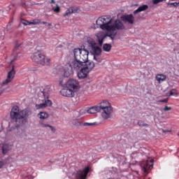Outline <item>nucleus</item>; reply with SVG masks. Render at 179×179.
Instances as JSON below:
<instances>
[{
	"mask_svg": "<svg viewBox=\"0 0 179 179\" xmlns=\"http://www.w3.org/2000/svg\"><path fill=\"white\" fill-rule=\"evenodd\" d=\"M168 6H174V8H177L179 5V2L177 3V2H175V3H167Z\"/></svg>",
	"mask_w": 179,
	"mask_h": 179,
	"instance_id": "nucleus-35",
	"label": "nucleus"
},
{
	"mask_svg": "<svg viewBox=\"0 0 179 179\" xmlns=\"http://www.w3.org/2000/svg\"><path fill=\"white\" fill-rule=\"evenodd\" d=\"M42 24H47V22L43 21V22H42Z\"/></svg>",
	"mask_w": 179,
	"mask_h": 179,
	"instance_id": "nucleus-42",
	"label": "nucleus"
},
{
	"mask_svg": "<svg viewBox=\"0 0 179 179\" xmlns=\"http://www.w3.org/2000/svg\"><path fill=\"white\" fill-rule=\"evenodd\" d=\"M171 110V107L165 106L164 108V111H170Z\"/></svg>",
	"mask_w": 179,
	"mask_h": 179,
	"instance_id": "nucleus-38",
	"label": "nucleus"
},
{
	"mask_svg": "<svg viewBox=\"0 0 179 179\" xmlns=\"http://www.w3.org/2000/svg\"><path fill=\"white\" fill-rule=\"evenodd\" d=\"M85 62H82L81 60H78L75 59L71 63L69 64L71 67L73 68L76 71H79V69H82L85 66Z\"/></svg>",
	"mask_w": 179,
	"mask_h": 179,
	"instance_id": "nucleus-14",
	"label": "nucleus"
},
{
	"mask_svg": "<svg viewBox=\"0 0 179 179\" xmlns=\"http://www.w3.org/2000/svg\"><path fill=\"white\" fill-rule=\"evenodd\" d=\"M52 10H54L55 13H59V12L61 11V8H59V6L57 4L56 8H52Z\"/></svg>",
	"mask_w": 179,
	"mask_h": 179,
	"instance_id": "nucleus-32",
	"label": "nucleus"
},
{
	"mask_svg": "<svg viewBox=\"0 0 179 179\" xmlns=\"http://www.w3.org/2000/svg\"><path fill=\"white\" fill-rule=\"evenodd\" d=\"M43 94V97L45 99V103L41 104H36V108L37 110H40V108H45V107H51L52 106V102L51 100H49L48 98L50 97V94L47 92V90L45 89L41 92Z\"/></svg>",
	"mask_w": 179,
	"mask_h": 179,
	"instance_id": "nucleus-8",
	"label": "nucleus"
},
{
	"mask_svg": "<svg viewBox=\"0 0 179 179\" xmlns=\"http://www.w3.org/2000/svg\"><path fill=\"white\" fill-rule=\"evenodd\" d=\"M31 24H40L41 23V20H33L32 22H30Z\"/></svg>",
	"mask_w": 179,
	"mask_h": 179,
	"instance_id": "nucleus-34",
	"label": "nucleus"
},
{
	"mask_svg": "<svg viewBox=\"0 0 179 179\" xmlns=\"http://www.w3.org/2000/svg\"><path fill=\"white\" fill-rule=\"evenodd\" d=\"M73 125L76 127V128H79V127H93V125H96V122L88 123V122H83L79 120H75L73 122Z\"/></svg>",
	"mask_w": 179,
	"mask_h": 179,
	"instance_id": "nucleus-17",
	"label": "nucleus"
},
{
	"mask_svg": "<svg viewBox=\"0 0 179 179\" xmlns=\"http://www.w3.org/2000/svg\"><path fill=\"white\" fill-rule=\"evenodd\" d=\"M72 69L73 68L69 64L66 65V67L64 69V76L65 78H69V76H71V75L73 73V71Z\"/></svg>",
	"mask_w": 179,
	"mask_h": 179,
	"instance_id": "nucleus-19",
	"label": "nucleus"
},
{
	"mask_svg": "<svg viewBox=\"0 0 179 179\" xmlns=\"http://www.w3.org/2000/svg\"><path fill=\"white\" fill-rule=\"evenodd\" d=\"M89 47L90 48V52L94 55V61H96L99 64H101V59L99 57L101 54V48L97 45V43L93 39H89L87 41Z\"/></svg>",
	"mask_w": 179,
	"mask_h": 179,
	"instance_id": "nucleus-5",
	"label": "nucleus"
},
{
	"mask_svg": "<svg viewBox=\"0 0 179 179\" xmlns=\"http://www.w3.org/2000/svg\"><path fill=\"white\" fill-rule=\"evenodd\" d=\"M21 23H22L24 26H30V24H31V23L29 21L26 20L24 19H21Z\"/></svg>",
	"mask_w": 179,
	"mask_h": 179,
	"instance_id": "nucleus-30",
	"label": "nucleus"
},
{
	"mask_svg": "<svg viewBox=\"0 0 179 179\" xmlns=\"http://www.w3.org/2000/svg\"><path fill=\"white\" fill-rule=\"evenodd\" d=\"M66 87L73 90L76 93L80 88V85H79V81L75 79H69L66 83Z\"/></svg>",
	"mask_w": 179,
	"mask_h": 179,
	"instance_id": "nucleus-9",
	"label": "nucleus"
},
{
	"mask_svg": "<svg viewBox=\"0 0 179 179\" xmlns=\"http://www.w3.org/2000/svg\"><path fill=\"white\" fill-rule=\"evenodd\" d=\"M40 124H41V126L42 127V128L48 127V128H50V129H51V131H52V132H55V129L52 126H51L48 124H44L42 122H40Z\"/></svg>",
	"mask_w": 179,
	"mask_h": 179,
	"instance_id": "nucleus-29",
	"label": "nucleus"
},
{
	"mask_svg": "<svg viewBox=\"0 0 179 179\" xmlns=\"http://www.w3.org/2000/svg\"><path fill=\"white\" fill-rule=\"evenodd\" d=\"M74 58L86 64L89 60V51L85 49L75 48L73 50Z\"/></svg>",
	"mask_w": 179,
	"mask_h": 179,
	"instance_id": "nucleus-6",
	"label": "nucleus"
},
{
	"mask_svg": "<svg viewBox=\"0 0 179 179\" xmlns=\"http://www.w3.org/2000/svg\"><path fill=\"white\" fill-rule=\"evenodd\" d=\"M99 113H101V117L103 120H108V118H111V117H113V106L101 109L99 110Z\"/></svg>",
	"mask_w": 179,
	"mask_h": 179,
	"instance_id": "nucleus-11",
	"label": "nucleus"
},
{
	"mask_svg": "<svg viewBox=\"0 0 179 179\" xmlns=\"http://www.w3.org/2000/svg\"><path fill=\"white\" fill-rule=\"evenodd\" d=\"M154 160L153 159H147V160H143L140 166L141 167H142V171H143V173H149V171L150 170V169H152V167H153V163H154Z\"/></svg>",
	"mask_w": 179,
	"mask_h": 179,
	"instance_id": "nucleus-10",
	"label": "nucleus"
},
{
	"mask_svg": "<svg viewBox=\"0 0 179 179\" xmlns=\"http://www.w3.org/2000/svg\"><path fill=\"white\" fill-rule=\"evenodd\" d=\"M88 114H96V113H100L99 106H93L87 110Z\"/></svg>",
	"mask_w": 179,
	"mask_h": 179,
	"instance_id": "nucleus-24",
	"label": "nucleus"
},
{
	"mask_svg": "<svg viewBox=\"0 0 179 179\" xmlns=\"http://www.w3.org/2000/svg\"><path fill=\"white\" fill-rule=\"evenodd\" d=\"M125 29V25L120 20H116L114 23L110 24V27L108 32H104L103 31H100L95 34L96 37V42L100 47L103 46V43L106 40V37H110L112 41H114L115 36H117V30H124Z\"/></svg>",
	"mask_w": 179,
	"mask_h": 179,
	"instance_id": "nucleus-1",
	"label": "nucleus"
},
{
	"mask_svg": "<svg viewBox=\"0 0 179 179\" xmlns=\"http://www.w3.org/2000/svg\"><path fill=\"white\" fill-rule=\"evenodd\" d=\"M3 167V162L0 161V169H2Z\"/></svg>",
	"mask_w": 179,
	"mask_h": 179,
	"instance_id": "nucleus-39",
	"label": "nucleus"
},
{
	"mask_svg": "<svg viewBox=\"0 0 179 179\" xmlns=\"http://www.w3.org/2000/svg\"><path fill=\"white\" fill-rule=\"evenodd\" d=\"M50 3H55V0H51Z\"/></svg>",
	"mask_w": 179,
	"mask_h": 179,
	"instance_id": "nucleus-41",
	"label": "nucleus"
},
{
	"mask_svg": "<svg viewBox=\"0 0 179 179\" xmlns=\"http://www.w3.org/2000/svg\"><path fill=\"white\" fill-rule=\"evenodd\" d=\"M160 2H163V0H152L153 5H157V3H160Z\"/></svg>",
	"mask_w": 179,
	"mask_h": 179,
	"instance_id": "nucleus-36",
	"label": "nucleus"
},
{
	"mask_svg": "<svg viewBox=\"0 0 179 179\" xmlns=\"http://www.w3.org/2000/svg\"><path fill=\"white\" fill-rule=\"evenodd\" d=\"M138 125H139V127H149V124L145 123V122L142 120L138 121Z\"/></svg>",
	"mask_w": 179,
	"mask_h": 179,
	"instance_id": "nucleus-33",
	"label": "nucleus"
},
{
	"mask_svg": "<svg viewBox=\"0 0 179 179\" xmlns=\"http://www.w3.org/2000/svg\"><path fill=\"white\" fill-rule=\"evenodd\" d=\"M22 47H23V45L22 43H17L15 44L13 50V59L11 61V62H13V61H16V59H17V57H19V54H20V51Z\"/></svg>",
	"mask_w": 179,
	"mask_h": 179,
	"instance_id": "nucleus-12",
	"label": "nucleus"
},
{
	"mask_svg": "<svg viewBox=\"0 0 179 179\" xmlns=\"http://www.w3.org/2000/svg\"><path fill=\"white\" fill-rule=\"evenodd\" d=\"M15 75H16V71H15V66H13L12 69L8 73L7 78L3 81L1 90H0V96L1 93H3L5 89H3L4 86H6L15 79Z\"/></svg>",
	"mask_w": 179,
	"mask_h": 179,
	"instance_id": "nucleus-7",
	"label": "nucleus"
},
{
	"mask_svg": "<svg viewBox=\"0 0 179 179\" xmlns=\"http://www.w3.org/2000/svg\"><path fill=\"white\" fill-rule=\"evenodd\" d=\"M171 1H176V0H171Z\"/></svg>",
	"mask_w": 179,
	"mask_h": 179,
	"instance_id": "nucleus-43",
	"label": "nucleus"
},
{
	"mask_svg": "<svg viewBox=\"0 0 179 179\" xmlns=\"http://www.w3.org/2000/svg\"><path fill=\"white\" fill-rule=\"evenodd\" d=\"M46 26H47V27H50L52 26V24L48 23Z\"/></svg>",
	"mask_w": 179,
	"mask_h": 179,
	"instance_id": "nucleus-40",
	"label": "nucleus"
},
{
	"mask_svg": "<svg viewBox=\"0 0 179 179\" xmlns=\"http://www.w3.org/2000/svg\"><path fill=\"white\" fill-rule=\"evenodd\" d=\"M31 59L34 62L38 64L39 65H43V66H48L51 64V59L45 57L41 52H36L31 56Z\"/></svg>",
	"mask_w": 179,
	"mask_h": 179,
	"instance_id": "nucleus-4",
	"label": "nucleus"
},
{
	"mask_svg": "<svg viewBox=\"0 0 179 179\" xmlns=\"http://www.w3.org/2000/svg\"><path fill=\"white\" fill-rule=\"evenodd\" d=\"M113 46H111V44L110 43H105L103 45V50L106 52H110L111 51V48Z\"/></svg>",
	"mask_w": 179,
	"mask_h": 179,
	"instance_id": "nucleus-26",
	"label": "nucleus"
},
{
	"mask_svg": "<svg viewBox=\"0 0 179 179\" xmlns=\"http://www.w3.org/2000/svg\"><path fill=\"white\" fill-rule=\"evenodd\" d=\"M3 155H6L8 152L12 150V147L7 144H3L1 148Z\"/></svg>",
	"mask_w": 179,
	"mask_h": 179,
	"instance_id": "nucleus-23",
	"label": "nucleus"
},
{
	"mask_svg": "<svg viewBox=\"0 0 179 179\" xmlns=\"http://www.w3.org/2000/svg\"><path fill=\"white\" fill-rule=\"evenodd\" d=\"M166 76L165 75H163V74H158L156 76V79L158 82H164V80H166Z\"/></svg>",
	"mask_w": 179,
	"mask_h": 179,
	"instance_id": "nucleus-28",
	"label": "nucleus"
},
{
	"mask_svg": "<svg viewBox=\"0 0 179 179\" xmlns=\"http://www.w3.org/2000/svg\"><path fill=\"white\" fill-rule=\"evenodd\" d=\"M111 23H113V18L110 15L99 17L96 21V26H98L97 27L106 31V33H108Z\"/></svg>",
	"mask_w": 179,
	"mask_h": 179,
	"instance_id": "nucleus-3",
	"label": "nucleus"
},
{
	"mask_svg": "<svg viewBox=\"0 0 179 179\" xmlns=\"http://www.w3.org/2000/svg\"><path fill=\"white\" fill-rule=\"evenodd\" d=\"M60 93L62 96H64V97L72 98V97H75V93L76 92H75L74 90H71L66 87V88H64L60 91Z\"/></svg>",
	"mask_w": 179,
	"mask_h": 179,
	"instance_id": "nucleus-15",
	"label": "nucleus"
},
{
	"mask_svg": "<svg viewBox=\"0 0 179 179\" xmlns=\"http://www.w3.org/2000/svg\"><path fill=\"white\" fill-rule=\"evenodd\" d=\"M149 9V6L143 5L139 6L136 10L134 11V15H136V13H139L141 12H145V10H148Z\"/></svg>",
	"mask_w": 179,
	"mask_h": 179,
	"instance_id": "nucleus-22",
	"label": "nucleus"
},
{
	"mask_svg": "<svg viewBox=\"0 0 179 179\" xmlns=\"http://www.w3.org/2000/svg\"><path fill=\"white\" fill-rule=\"evenodd\" d=\"M169 96H178V92H177V90L176 89H172L170 91V94Z\"/></svg>",
	"mask_w": 179,
	"mask_h": 179,
	"instance_id": "nucleus-31",
	"label": "nucleus"
},
{
	"mask_svg": "<svg viewBox=\"0 0 179 179\" xmlns=\"http://www.w3.org/2000/svg\"><path fill=\"white\" fill-rule=\"evenodd\" d=\"M121 20L124 23H129V24H134L135 22V17L132 14H126L121 17Z\"/></svg>",
	"mask_w": 179,
	"mask_h": 179,
	"instance_id": "nucleus-16",
	"label": "nucleus"
},
{
	"mask_svg": "<svg viewBox=\"0 0 179 179\" xmlns=\"http://www.w3.org/2000/svg\"><path fill=\"white\" fill-rule=\"evenodd\" d=\"M89 171H90V168L85 167L83 170H80L76 173V178L77 179H86Z\"/></svg>",
	"mask_w": 179,
	"mask_h": 179,
	"instance_id": "nucleus-13",
	"label": "nucleus"
},
{
	"mask_svg": "<svg viewBox=\"0 0 179 179\" xmlns=\"http://www.w3.org/2000/svg\"><path fill=\"white\" fill-rule=\"evenodd\" d=\"M108 107H111V105L110 104V102L108 101H103L99 103V106L98 108H99V110H103L104 108H108Z\"/></svg>",
	"mask_w": 179,
	"mask_h": 179,
	"instance_id": "nucleus-20",
	"label": "nucleus"
},
{
	"mask_svg": "<svg viewBox=\"0 0 179 179\" xmlns=\"http://www.w3.org/2000/svg\"><path fill=\"white\" fill-rule=\"evenodd\" d=\"M30 115H31V110L29 108L20 110V108L17 106H14L10 112V117L16 123L17 127L24 125Z\"/></svg>",
	"mask_w": 179,
	"mask_h": 179,
	"instance_id": "nucleus-2",
	"label": "nucleus"
},
{
	"mask_svg": "<svg viewBox=\"0 0 179 179\" xmlns=\"http://www.w3.org/2000/svg\"><path fill=\"white\" fill-rule=\"evenodd\" d=\"M158 103H169V98L161 99L158 101Z\"/></svg>",
	"mask_w": 179,
	"mask_h": 179,
	"instance_id": "nucleus-37",
	"label": "nucleus"
},
{
	"mask_svg": "<svg viewBox=\"0 0 179 179\" xmlns=\"http://www.w3.org/2000/svg\"><path fill=\"white\" fill-rule=\"evenodd\" d=\"M72 13H76V10H73V8H70L66 10L64 16L66 17V16L71 15Z\"/></svg>",
	"mask_w": 179,
	"mask_h": 179,
	"instance_id": "nucleus-25",
	"label": "nucleus"
},
{
	"mask_svg": "<svg viewBox=\"0 0 179 179\" xmlns=\"http://www.w3.org/2000/svg\"><path fill=\"white\" fill-rule=\"evenodd\" d=\"M94 66H95L94 62H88V60L84 64V68L86 70H87L88 72H90V71H92V69H93L94 68Z\"/></svg>",
	"mask_w": 179,
	"mask_h": 179,
	"instance_id": "nucleus-21",
	"label": "nucleus"
},
{
	"mask_svg": "<svg viewBox=\"0 0 179 179\" xmlns=\"http://www.w3.org/2000/svg\"><path fill=\"white\" fill-rule=\"evenodd\" d=\"M89 75V71L86 70L85 68H82L78 73V78L79 79H86Z\"/></svg>",
	"mask_w": 179,
	"mask_h": 179,
	"instance_id": "nucleus-18",
	"label": "nucleus"
},
{
	"mask_svg": "<svg viewBox=\"0 0 179 179\" xmlns=\"http://www.w3.org/2000/svg\"><path fill=\"white\" fill-rule=\"evenodd\" d=\"M38 116L41 120H47L49 115L47 113V112H40V113L38 114Z\"/></svg>",
	"mask_w": 179,
	"mask_h": 179,
	"instance_id": "nucleus-27",
	"label": "nucleus"
}]
</instances>
